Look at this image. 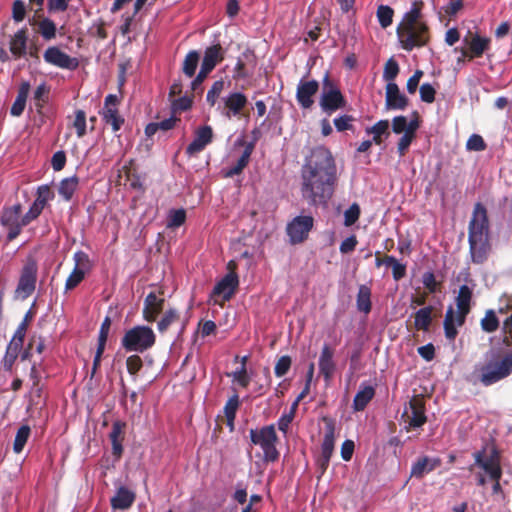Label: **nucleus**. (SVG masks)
Segmentation results:
<instances>
[{"label":"nucleus","mask_w":512,"mask_h":512,"mask_svg":"<svg viewBox=\"0 0 512 512\" xmlns=\"http://www.w3.org/2000/svg\"><path fill=\"white\" fill-rule=\"evenodd\" d=\"M336 164L324 146L311 150L301 170V194L309 205H326L334 192L337 180Z\"/></svg>","instance_id":"obj_1"},{"label":"nucleus","mask_w":512,"mask_h":512,"mask_svg":"<svg viewBox=\"0 0 512 512\" xmlns=\"http://www.w3.org/2000/svg\"><path fill=\"white\" fill-rule=\"evenodd\" d=\"M512 374V352L501 349L491 350L485 363L480 367L479 380L484 386H491Z\"/></svg>","instance_id":"obj_2"},{"label":"nucleus","mask_w":512,"mask_h":512,"mask_svg":"<svg viewBox=\"0 0 512 512\" xmlns=\"http://www.w3.org/2000/svg\"><path fill=\"white\" fill-rule=\"evenodd\" d=\"M472 289L468 285H462L459 288L458 294L455 298L457 312L454 308L449 306L446 310L443 327L445 337L449 341H454L458 335L457 326L461 327L466 321L467 315L472 307Z\"/></svg>","instance_id":"obj_3"},{"label":"nucleus","mask_w":512,"mask_h":512,"mask_svg":"<svg viewBox=\"0 0 512 512\" xmlns=\"http://www.w3.org/2000/svg\"><path fill=\"white\" fill-rule=\"evenodd\" d=\"M400 45L405 51L421 48L430 42V28L427 23H419L413 27H397Z\"/></svg>","instance_id":"obj_4"},{"label":"nucleus","mask_w":512,"mask_h":512,"mask_svg":"<svg viewBox=\"0 0 512 512\" xmlns=\"http://www.w3.org/2000/svg\"><path fill=\"white\" fill-rule=\"evenodd\" d=\"M155 334L147 326H136L128 330L122 338V346L128 351L143 352L155 343Z\"/></svg>","instance_id":"obj_5"},{"label":"nucleus","mask_w":512,"mask_h":512,"mask_svg":"<svg viewBox=\"0 0 512 512\" xmlns=\"http://www.w3.org/2000/svg\"><path fill=\"white\" fill-rule=\"evenodd\" d=\"M463 42L467 48H455V52L460 51L463 57H467L469 61L482 57L483 54L490 49L491 45L490 38L483 37L478 33L473 34L470 31L468 35L463 38Z\"/></svg>","instance_id":"obj_6"},{"label":"nucleus","mask_w":512,"mask_h":512,"mask_svg":"<svg viewBox=\"0 0 512 512\" xmlns=\"http://www.w3.org/2000/svg\"><path fill=\"white\" fill-rule=\"evenodd\" d=\"M489 237V219L482 203H476L468 226V238Z\"/></svg>","instance_id":"obj_7"},{"label":"nucleus","mask_w":512,"mask_h":512,"mask_svg":"<svg viewBox=\"0 0 512 512\" xmlns=\"http://www.w3.org/2000/svg\"><path fill=\"white\" fill-rule=\"evenodd\" d=\"M277 434L273 425L265 426L258 431V444L263 450L264 460L274 462L279 457L276 449Z\"/></svg>","instance_id":"obj_8"},{"label":"nucleus","mask_w":512,"mask_h":512,"mask_svg":"<svg viewBox=\"0 0 512 512\" xmlns=\"http://www.w3.org/2000/svg\"><path fill=\"white\" fill-rule=\"evenodd\" d=\"M238 285V279L235 273H227L225 277L219 281L210 296V300L214 304L222 306L225 301L229 300L235 292Z\"/></svg>","instance_id":"obj_9"},{"label":"nucleus","mask_w":512,"mask_h":512,"mask_svg":"<svg viewBox=\"0 0 512 512\" xmlns=\"http://www.w3.org/2000/svg\"><path fill=\"white\" fill-rule=\"evenodd\" d=\"M37 265L34 261H28L24 266L21 277L15 291L16 296L26 299L35 289Z\"/></svg>","instance_id":"obj_10"},{"label":"nucleus","mask_w":512,"mask_h":512,"mask_svg":"<svg viewBox=\"0 0 512 512\" xmlns=\"http://www.w3.org/2000/svg\"><path fill=\"white\" fill-rule=\"evenodd\" d=\"M475 464L480 466L489 474L491 480L501 479L502 468L500 466L499 453L492 449L489 457L485 458L484 450L474 453Z\"/></svg>","instance_id":"obj_11"},{"label":"nucleus","mask_w":512,"mask_h":512,"mask_svg":"<svg viewBox=\"0 0 512 512\" xmlns=\"http://www.w3.org/2000/svg\"><path fill=\"white\" fill-rule=\"evenodd\" d=\"M312 216H297L287 226V234L293 244L303 242L313 227Z\"/></svg>","instance_id":"obj_12"},{"label":"nucleus","mask_w":512,"mask_h":512,"mask_svg":"<svg viewBox=\"0 0 512 512\" xmlns=\"http://www.w3.org/2000/svg\"><path fill=\"white\" fill-rule=\"evenodd\" d=\"M468 243L472 263L477 265L484 264L492 251L489 237L468 238Z\"/></svg>","instance_id":"obj_13"},{"label":"nucleus","mask_w":512,"mask_h":512,"mask_svg":"<svg viewBox=\"0 0 512 512\" xmlns=\"http://www.w3.org/2000/svg\"><path fill=\"white\" fill-rule=\"evenodd\" d=\"M21 206L14 205L13 207L6 209L2 216L3 225L8 227V239H15L23 226L27 224H23V217H21Z\"/></svg>","instance_id":"obj_14"},{"label":"nucleus","mask_w":512,"mask_h":512,"mask_svg":"<svg viewBox=\"0 0 512 512\" xmlns=\"http://www.w3.org/2000/svg\"><path fill=\"white\" fill-rule=\"evenodd\" d=\"M319 90V83L316 80H300L297 91H296V99L298 104L303 109H309L313 106L314 100L313 96Z\"/></svg>","instance_id":"obj_15"},{"label":"nucleus","mask_w":512,"mask_h":512,"mask_svg":"<svg viewBox=\"0 0 512 512\" xmlns=\"http://www.w3.org/2000/svg\"><path fill=\"white\" fill-rule=\"evenodd\" d=\"M411 415L408 416L409 428H419L427 422L425 400L423 395H414L409 401Z\"/></svg>","instance_id":"obj_16"},{"label":"nucleus","mask_w":512,"mask_h":512,"mask_svg":"<svg viewBox=\"0 0 512 512\" xmlns=\"http://www.w3.org/2000/svg\"><path fill=\"white\" fill-rule=\"evenodd\" d=\"M442 465L439 457L421 456L411 466L410 478L422 479L426 474Z\"/></svg>","instance_id":"obj_17"},{"label":"nucleus","mask_w":512,"mask_h":512,"mask_svg":"<svg viewBox=\"0 0 512 512\" xmlns=\"http://www.w3.org/2000/svg\"><path fill=\"white\" fill-rule=\"evenodd\" d=\"M409 99L400 92L396 83H387L385 92V106L388 110H405Z\"/></svg>","instance_id":"obj_18"},{"label":"nucleus","mask_w":512,"mask_h":512,"mask_svg":"<svg viewBox=\"0 0 512 512\" xmlns=\"http://www.w3.org/2000/svg\"><path fill=\"white\" fill-rule=\"evenodd\" d=\"M345 105L346 100L339 88L323 91L320 99V106L323 111L330 114L338 109L345 107Z\"/></svg>","instance_id":"obj_19"},{"label":"nucleus","mask_w":512,"mask_h":512,"mask_svg":"<svg viewBox=\"0 0 512 512\" xmlns=\"http://www.w3.org/2000/svg\"><path fill=\"white\" fill-rule=\"evenodd\" d=\"M333 356L334 350L328 344H324L320 353L318 366L320 374L323 375L327 383L332 379L336 369Z\"/></svg>","instance_id":"obj_20"},{"label":"nucleus","mask_w":512,"mask_h":512,"mask_svg":"<svg viewBox=\"0 0 512 512\" xmlns=\"http://www.w3.org/2000/svg\"><path fill=\"white\" fill-rule=\"evenodd\" d=\"M44 59L61 68L75 69L78 66L76 58H71L57 47H50L44 53Z\"/></svg>","instance_id":"obj_21"},{"label":"nucleus","mask_w":512,"mask_h":512,"mask_svg":"<svg viewBox=\"0 0 512 512\" xmlns=\"http://www.w3.org/2000/svg\"><path fill=\"white\" fill-rule=\"evenodd\" d=\"M75 261L76 266L66 281V289L68 290L75 288L83 280L84 275L89 268V261L84 253H76Z\"/></svg>","instance_id":"obj_22"},{"label":"nucleus","mask_w":512,"mask_h":512,"mask_svg":"<svg viewBox=\"0 0 512 512\" xmlns=\"http://www.w3.org/2000/svg\"><path fill=\"white\" fill-rule=\"evenodd\" d=\"M52 192L47 185L41 186L37 191V198L28 213L23 216V224H29L30 221L39 216L47 201L51 198Z\"/></svg>","instance_id":"obj_23"},{"label":"nucleus","mask_w":512,"mask_h":512,"mask_svg":"<svg viewBox=\"0 0 512 512\" xmlns=\"http://www.w3.org/2000/svg\"><path fill=\"white\" fill-rule=\"evenodd\" d=\"M213 138V131L210 126H203L195 131V138L186 149V153L190 156L202 151Z\"/></svg>","instance_id":"obj_24"},{"label":"nucleus","mask_w":512,"mask_h":512,"mask_svg":"<svg viewBox=\"0 0 512 512\" xmlns=\"http://www.w3.org/2000/svg\"><path fill=\"white\" fill-rule=\"evenodd\" d=\"M164 298L158 297L155 293L151 292L147 295L144 308L143 317L148 322H154L157 316L162 312L164 307Z\"/></svg>","instance_id":"obj_25"},{"label":"nucleus","mask_w":512,"mask_h":512,"mask_svg":"<svg viewBox=\"0 0 512 512\" xmlns=\"http://www.w3.org/2000/svg\"><path fill=\"white\" fill-rule=\"evenodd\" d=\"M325 423V434L321 445V455L331 458L334 451L335 423L329 417H323Z\"/></svg>","instance_id":"obj_26"},{"label":"nucleus","mask_w":512,"mask_h":512,"mask_svg":"<svg viewBox=\"0 0 512 512\" xmlns=\"http://www.w3.org/2000/svg\"><path fill=\"white\" fill-rule=\"evenodd\" d=\"M424 3L422 0L414 1L409 11H407L398 27H413L419 23H426L422 20V8Z\"/></svg>","instance_id":"obj_27"},{"label":"nucleus","mask_w":512,"mask_h":512,"mask_svg":"<svg viewBox=\"0 0 512 512\" xmlns=\"http://www.w3.org/2000/svg\"><path fill=\"white\" fill-rule=\"evenodd\" d=\"M374 396L375 389L373 386L361 384L359 391L353 399V410L356 412L363 411Z\"/></svg>","instance_id":"obj_28"},{"label":"nucleus","mask_w":512,"mask_h":512,"mask_svg":"<svg viewBox=\"0 0 512 512\" xmlns=\"http://www.w3.org/2000/svg\"><path fill=\"white\" fill-rule=\"evenodd\" d=\"M254 146L252 143H249L245 146L244 151L242 152L241 156L237 160L236 165H234L231 168L223 169L222 170V176L225 178L233 177L235 175H238L242 172V170L246 167V165L249 162L250 156L253 152Z\"/></svg>","instance_id":"obj_29"},{"label":"nucleus","mask_w":512,"mask_h":512,"mask_svg":"<svg viewBox=\"0 0 512 512\" xmlns=\"http://www.w3.org/2000/svg\"><path fill=\"white\" fill-rule=\"evenodd\" d=\"M135 500L134 492L125 487H120L115 496L111 499V505L114 509H128Z\"/></svg>","instance_id":"obj_30"},{"label":"nucleus","mask_w":512,"mask_h":512,"mask_svg":"<svg viewBox=\"0 0 512 512\" xmlns=\"http://www.w3.org/2000/svg\"><path fill=\"white\" fill-rule=\"evenodd\" d=\"M389 125L388 120H379L373 126L366 128V133L373 135L372 141L376 145H381L390 135Z\"/></svg>","instance_id":"obj_31"},{"label":"nucleus","mask_w":512,"mask_h":512,"mask_svg":"<svg viewBox=\"0 0 512 512\" xmlns=\"http://www.w3.org/2000/svg\"><path fill=\"white\" fill-rule=\"evenodd\" d=\"M29 92V82L23 81L19 86L17 97L11 107V114L13 116L18 117L23 113Z\"/></svg>","instance_id":"obj_32"},{"label":"nucleus","mask_w":512,"mask_h":512,"mask_svg":"<svg viewBox=\"0 0 512 512\" xmlns=\"http://www.w3.org/2000/svg\"><path fill=\"white\" fill-rule=\"evenodd\" d=\"M432 312L433 307L432 306H426L414 314V327L418 331H428L430 328V325L432 323Z\"/></svg>","instance_id":"obj_33"},{"label":"nucleus","mask_w":512,"mask_h":512,"mask_svg":"<svg viewBox=\"0 0 512 512\" xmlns=\"http://www.w3.org/2000/svg\"><path fill=\"white\" fill-rule=\"evenodd\" d=\"M223 59L222 48L220 45H214L206 49L201 67L212 71L216 64Z\"/></svg>","instance_id":"obj_34"},{"label":"nucleus","mask_w":512,"mask_h":512,"mask_svg":"<svg viewBox=\"0 0 512 512\" xmlns=\"http://www.w3.org/2000/svg\"><path fill=\"white\" fill-rule=\"evenodd\" d=\"M26 31L19 30L10 41V51L15 57H21L26 52Z\"/></svg>","instance_id":"obj_35"},{"label":"nucleus","mask_w":512,"mask_h":512,"mask_svg":"<svg viewBox=\"0 0 512 512\" xmlns=\"http://www.w3.org/2000/svg\"><path fill=\"white\" fill-rule=\"evenodd\" d=\"M357 309L364 313H369L372 308L371 304V290L366 285H361L357 294Z\"/></svg>","instance_id":"obj_36"},{"label":"nucleus","mask_w":512,"mask_h":512,"mask_svg":"<svg viewBox=\"0 0 512 512\" xmlns=\"http://www.w3.org/2000/svg\"><path fill=\"white\" fill-rule=\"evenodd\" d=\"M25 334H26V324L22 323L19 326V328L17 329V331L15 332L12 340L10 341L6 352L13 354L15 356H18V353L23 346Z\"/></svg>","instance_id":"obj_37"},{"label":"nucleus","mask_w":512,"mask_h":512,"mask_svg":"<svg viewBox=\"0 0 512 512\" xmlns=\"http://www.w3.org/2000/svg\"><path fill=\"white\" fill-rule=\"evenodd\" d=\"M481 328L486 333H493L499 328V319L494 310L490 309L485 312L480 322Z\"/></svg>","instance_id":"obj_38"},{"label":"nucleus","mask_w":512,"mask_h":512,"mask_svg":"<svg viewBox=\"0 0 512 512\" xmlns=\"http://www.w3.org/2000/svg\"><path fill=\"white\" fill-rule=\"evenodd\" d=\"M50 89L46 84L39 85L33 94V101L35 103L38 113L42 112V108L48 101Z\"/></svg>","instance_id":"obj_39"},{"label":"nucleus","mask_w":512,"mask_h":512,"mask_svg":"<svg viewBox=\"0 0 512 512\" xmlns=\"http://www.w3.org/2000/svg\"><path fill=\"white\" fill-rule=\"evenodd\" d=\"M385 264L392 267V275L394 280L399 281L406 275V265L397 261L394 256L386 255L384 257Z\"/></svg>","instance_id":"obj_40"},{"label":"nucleus","mask_w":512,"mask_h":512,"mask_svg":"<svg viewBox=\"0 0 512 512\" xmlns=\"http://www.w3.org/2000/svg\"><path fill=\"white\" fill-rule=\"evenodd\" d=\"M200 59V55L197 51H190L183 62V72L188 77H192L195 74L196 68L198 66V62Z\"/></svg>","instance_id":"obj_41"},{"label":"nucleus","mask_w":512,"mask_h":512,"mask_svg":"<svg viewBox=\"0 0 512 512\" xmlns=\"http://www.w3.org/2000/svg\"><path fill=\"white\" fill-rule=\"evenodd\" d=\"M394 10L388 5H380L377 8L376 16L382 28H387L392 24Z\"/></svg>","instance_id":"obj_42"},{"label":"nucleus","mask_w":512,"mask_h":512,"mask_svg":"<svg viewBox=\"0 0 512 512\" xmlns=\"http://www.w3.org/2000/svg\"><path fill=\"white\" fill-rule=\"evenodd\" d=\"M400 68L398 62L393 58H389L384 65L383 79L388 83H395L397 75L399 74Z\"/></svg>","instance_id":"obj_43"},{"label":"nucleus","mask_w":512,"mask_h":512,"mask_svg":"<svg viewBox=\"0 0 512 512\" xmlns=\"http://www.w3.org/2000/svg\"><path fill=\"white\" fill-rule=\"evenodd\" d=\"M103 116L106 122L112 125L114 131L120 129L123 119L118 115L116 107L105 106Z\"/></svg>","instance_id":"obj_44"},{"label":"nucleus","mask_w":512,"mask_h":512,"mask_svg":"<svg viewBox=\"0 0 512 512\" xmlns=\"http://www.w3.org/2000/svg\"><path fill=\"white\" fill-rule=\"evenodd\" d=\"M30 432V427L27 425H23L18 429L13 444V450L15 453H20L23 450L30 436Z\"/></svg>","instance_id":"obj_45"},{"label":"nucleus","mask_w":512,"mask_h":512,"mask_svg":"<svg viewBox=\"0 0 512 512\" xmlns=\"http://www.w3.org/2000/svg\"><path fill=\"white\" fill-rule=\"evenodd\" d=\"M508 308L511 310V314L504 320L502 325V343L510 347L512 345V297L509 299Z\"/></svg>","instance_id":"obj_46"},{"label":"nucleus","mask_w":512,"mask_h":512,"mask_svg":"<svg viewBox=\"0 0 512 512\" xmlns=\"http://www.w3.org/2000/svg\"><path fill=\"white\" fill-rule=\"evenodd\" d=\"M38 29L37 31L45 38L52 39L56 34V26L48 18H43L37 22Z\"/></svg>","instance_id":"obj_47"},{"label":"nucleus","mask_w":512,"mask_h":512,"mask_svg":"<svg viewBox=\"0 0 512 512\" xmlns=\"http://www.w3.org/2000/svg\"><path fill=\"white\" fill-rule=\"evenodd\" d=\"M179 320V314L175 309L167 310L158 322V330L165 332L173 323Z\"/></svg>","instance_id":"obj_48"},{"label":"nucleus","mask_w":512,"mask_h":512,"mask_svg":"<svg viewBox=\"0 0 512 512\" xmlns=\"http://www.w3.org/2000/svg\"><path fill=\"white\" fill-rule=\"evenodd\" d=\"M238 408V397L234 396L228 400L224 408V414L226 417L227 425L230 427V430H233L234 427V418L235 413Z\"/></svg>","instance_id":"obj_49"},{"label":"nucleus","mask_w":512,"mask_h":512,"mask_svg":"<svg viewBox=\"0 0 512 512\" xmlns=\"http://www.w3.org/2000/svg\"><path fill=\"white\" fill-rule=\"evenodd\" d=\"M245 103L246 98L240 93L230 95L225 101L226 107L234 113H238L244 107Z\"/></svg>","instance_id":"obj_50"},{"label":"nucleus","mask_w":512,"mask_h":512,"mask_svg":"<svg viewBox=\"0 0 512 512\" xmlns=\"http://www.w3.org/2000/svg\"><path fill=\"white\" fill-rule=\"evenodd\" d=\"M77 184H78V181L76 178L72 177V178H67V179H64L62 182H61V185L59 187V193L66 199V200H69L76 187H77Z\"/></svg>","instance_id":"obj_51"},{"label":"nucleus","mask_w":512,"mask_h":512,"mask_svg":"<svg viewBox=\"0 0 512 512\" xmlns=\"http://www.w3.org/2000/svg\"><path fill=\"white\" fill-rule=\"evenodd\" d=\"M360 207L357 203H353L344 213V225L350 227L354 225L360 217Z\"/></svg>","instance_id":"obj_52"},{"label":"nucleus","mask_w":512,"mask_h":512,"mask_svg":"<svg viewBox=\"0 0 512 512\" xmlns=\"http://www.w3.org/2000/svg\"><path fill=\"white\" fill-rule=\"evenodd\" d=\"M420 98L425 103H433L435 101L436 89L430 83H423L419 89Z\"/></svg>","instance_id":"obj_53"},{"label":"nucleus","mask_w":512,"mask_h":512,"mask_svg":"<svg viewBox=\"0 0 512 512\" xmlns=\"http://www.w3.org/2000/svg\"><path fill=\"white\" fill-rule=\"evenodd\" d=\"M73 126L76 128L78 137H83L86 133V114L82 110L75 112Z\"/></svg>","instance_id":"obj_54"},{"label":"nucleus","mask_w":512,"mask_h":512,"mask_svg":"<svg viewBox=\"0 0 512 512\" xmlns=\"http://www.w3.org/2000/svg\"><path fill=\"white\" fill-rule=\"evenodd\" d=\"M292 360L290 356L284 355L280 357L275 365L274 372L277 377L284 376L291 367Z\"/></svg>","instance_id":"obj_55"},{"label":"nucleus","mask_w":512,"mask_h":512,"mask_svg":"<svg viewBox=\"0 0 512 512\" xmlns=\"http://www.w3.org/2000/svg\"><path fill=\"white\" fill-rule=\"evenodd\" d=\"M186 219V213L185 210L179 209V210H173L170 212L168 217V227H179L185 222Z\"/></svg>","instance_id":"obj_56"},{"label":"nucleus","mask_w":512,"mask_h":512,"mask_svg":"<svg viewBox=\"0 0 512 512\" xmlns=\"http://www.w3.org/2000/svg\"><path fill=\"white\" fill-rule=\"evenodd\" d=\"M354 121V117L351 115H342L338 118L334 119V125L337 131L343 132L346 130H351L353 128L352 122Z\"/></svg>","instance_id":"obj_57"},{"label":"nucleus","mask_w":512,"mask_h":512,"mask_svg":"<svg viewBox=\"0 0 512 512\" xmlns=\"http://www.w3.org/2000/svg\"><path fill=\"white\" fill-rule=\"evenodd\" d=\"M223 89H224V81L223 80L214 82L212 88L209 90V92L207 94V101L211 105H214L216 103L217 98L223 91Z\"/></svg>","instance_id":"obj_58"},{"label":"nucleus","mask_w":512,"mask_h":512,"mask_svg":"<svg viewBox=\"0 0 512 512\" xmlns=\"http://www.w3.org/2000/svg\"><path fill=\"white\" fill-rule=\"evenodd\" d=\"M466 147L468 150L482 151L486 148V144L482 136L473 134L469 137Z\"/></svg>","instance_id":"obj_59"},{"label":"nucleus","mask_w":512,"mask_h":512,"mask_svg":"<svg viewBox=\"0 0 512 512\" xmlns=\"http://www.w3.org/2000/svg\"><path fill=\"white\" fill-rule=\"evenodd\" d=\"M414 138V135L407 132L402 135L397 144V150L400 156L406 154Z\"/></svg>","instance_id":"obj_60"},{"label":"nucleus","mask_w":512,"mask_h":512,"mask_svg":"<svg viewBox=\"0 0 512 512\" xmlns=\"http://www.w3.org/2000/svg\"><path fill=\"white\" fill-rule=\"evenodd\" d=\"M35 349L37 353L41 354L45 349L44 340L41 337L33 336L28 344V348L25 351L23 358L28 357L31 350Z\"/></svg>","instance_id":"obj_61"},{"label":"nucleus","mask_w":512,"mask_h":512,"mask_svg":"<svg viewBox=\"0 0 512 512\" xmlns=\"http://www.w3.org/2000/svg\"><path fill=\"white\" fill-rule=\"evenodd\" d=\"M408 121L405 116H396L392 119V130L396 134L406 133Z\"/></svg>","instance_id":"obj_62"},{"label":"nucleus","mask_w":512,"mask_h":512,"mask_svg":"<svg viewBox=\"0 0 512 512\" xmlns=\"http://www.w3.org/2000/svg\"><path fill=\"white\" fill-rule=\"evenodd\" d=\"M357 243V237L355 235H351L340 244L339 250L342 254H348L355 250Z\"/></svg>","instance_id":"obj_63"},{"label":"nucleus","mask_w":512,"mask_h":512,"mask_svg":"<svg viewBox=\"0 0 512 512\" xmlns=\"http://www.w3.org/2000/svg\"><path fill=\"white\" fill-rule=\"evenodd\" d=\"M422 282H423V285L425 286V288L430 293L436 292L438 284H437L435 275L432 272L424 273L423 277H422Z\"/></svg>","instance_id":"obj_64"}]
</instances>
